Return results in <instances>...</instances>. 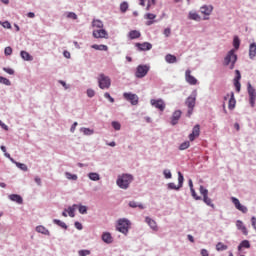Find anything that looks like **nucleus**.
Segmentation results:
<instances>
[{
  "mask_svg": "<svg viewBox=\"0 0 256 256\" xmlns=\"http://www.w3.org/2000/svg\"><path fill=\"white\" fill-rule=\"evenodd\" d=\"M237 63V54H235V49L228 51L224 58V65L227 67L230 65V69H235V64Z\"/></svg>",
  "mask_w": 256,
  "mask_h": 256,
  "instance_id": "7ed1b4c3",
  "label": "nucleus"
},
{
  "mask_svg": "<svg viewBox=\"0 0 256 256\" xmlns=\"http://www.w3.org/2000/svg\"><path fill=\"white\" fill-rule=\"evenodd\" d=\"M256 57V43L253 42L249 46V59H255Z\"/></svg>",
  "mask_w": 256,
  "mask_h": 256,
  "instance_id": "393cba45",
  "label": "nucleus"
},
{
  "mask_svg": "<svg viewBox=\"0 0 256 256\" xmlns=\"http://www.w3.org/2000/svg\"><path fill=\"white\" fill-rule=\"evenodd\" d=\"M129 229H131V221L127 218H120L116 224V231L123 235H128Z\"/></svg>",
  "mask_w": 256,
  "mask_h": 256,
  "instance_id": "f257e3e1",
  "label": "nucleus"
},
{
  "mask_svg": "<svg viewBox=\"0 0 256 256\" xmlns=\"http://www.w3.org/2000/svg\"><path fill=\"white\" fill-rule=\"evenodd\" d=\"M228 246L223 244L222 242H218L216 244V251H227Z\"/></svg>",
  "mask_w": 256,
  "mask_h": 256,
  "instance_id": "58836bf2",
  "label": "nucleus"
},
{
  "mask_svg": "<svg viewBox=\"0 0 256 256\" xmlns=\"http://www.w3.org/2000/svg\"><path fill=\"white\" fill-rule=\"evenodd\" d=\"M124 99H126V101H129L131 103V105H138L139 104V96H137V94H133L131 92H125L123 94Z\"/></svg>",
  "mask_w": 256,
  "mask_h": 256,
  "instance_id": "1a4fd4ad",
  "label": "nucleus"
},
{
  "mask_svg": "<svg viewBox=\"0 0 256 256\" xmlns=\"http://www.w3.org/2000/svg\"><path fill=\"white\" fill-rule=\"evenodd\" d=\"M157 17V15L153 14V13H147L145 15V19H149L150 21H153V19H155Z\"/></svg>",
  "mask_w": 256,
  "mask_h": 256,
  "instance_id": "13d9d810",
  "label": "nucleus"
},
{
  "mask_svg": "<svg viewBox=\"0 0 256 256\" xmlns=\"http://www.w3.org/2000/svg\"><path fill=\"white\" fill-rule=\"evenodd\" d=\"M127 9H129V3H127V2H122L121 4H120V11H121V13H127Z\"/></svg>",
  "mask_w": 256,
  "mask_h": 256,
  "instance_id": "37998d69",
  "label": "nucleus"
},
{
  "mask_svg": "<svg viewBox=\"0 0 256 256\" xmlns=\"http://www.w3.org/2000/svg\"><path fill=\"white\" fill-rule=\"evenodd\" d=\"M128 205H129V207H131L132 209H137V207H138L139 209H145V206H143L142 203L135 202V201H130Z\"/></svg>",
  "mask_w": 256,
  "mask_h": 256,
  "instance_id": "72a5a7b5",
  "label": "nucleus"
},
{
  "mask_svg": "<svg viewBox=\"0 0 256 256\" xmlns=\"http://www.w3.org/2000/svg\"><path fill=\"white\" fill-rule=\"evenodd\" d=\"M102 241H104V243H107V245L113 243V236H111V233L109 232H104L102 234Z\"/></svg>",
  "mask_w": 256,
  "mask_h": 256,
  "instance_id": "4be33fe9",
  "label": "nucleus"
},
{
  "mask_svg": "<svg viewBox=\"0 0 256 256\" xmlns=\"http://www.w3.org/2000/svg\"><path fill=\"white\" fill-rule=\"evenodd\" d=\"M0 83L2 85H6L7 87H11V80L10 79H7L3 76H0Z\"/></svg>",
  "mask_w": 256,
  "mask_h": 256,
  "instance_id": "a19ab883",
  "label": "nucleus"
},
{
  "mask_svg": "<svg viewBox=\"0 0 256 256\" xmlns=\"http://www.w3.org/2000/svg\"><path fill=\"white\" fill-rule=\"evenodd\" d=\"M231 201H232L233 205L235 206V208L238 211H241V213H247V211H249V209H247L246 206L241 204V202L237 199V197H231Z\"/></svg>",
  "mask_w": 256,
  "mask_h": 256,
  "instance_id": "f8f14e48",
  "label": "nucleus"
},
{
  "mask_svg": "<svg viewBox=\"0 0 256 256\" xmlns=\"http://www.w3.org/2000/svg\"><path fill=\"white\" fill-rule=\"evenodd\" d=\"M182 114L183 112L181 110H175L171 117V125H177V123H179V119H181Z\"/></svg>",
  "mask_w": 256,
  "mask_h": 256,
  "instance_id": "2eb2a0df",
  "label": "nucleus"
},
{
  "mask_svg": "<svg viewBox=\"0 0 256 256\" xmlns=\"http://www.w3.org/2000/svg\"><path fill=\"white\" fill-rule=\"evenodd\" d=\"M194 109H195V108H188L186 117H191V115H193V110H194Z\"/></svg>",
  "mask_w": 256,
  "mask_h": 256,
  "instance_id": "338daca9",
  "label": "nucleus"
},
{
  "mask_svg": "<svg viewBox=\"0 0 256 256\" xmlns=\"http://www.w3.org/2000/svg\"><path fill=\"white\" fill-rule=\"evenodd\" d=\"M192 133L199 137V135H201V126L199 124H196L192 129Z\"/></svg>",
  "mask_w": 256,
  "mask_h": 256,
  "instance_id": "a18cd8bd",
  "label": "nucleus"
},
{
  "mask_svg": "<svg viewBox=\"0 0 256 256\" xmlns=\"http://www.w3.org/2000/svg\"><path fill=\"white\" fill-rule=\"evenodd\" d=\"M145 221H146L147 225H149V227L152 228L153 231H157V222H155V220H153L151 217L147 216L145 218Z\"/></svg>",
  "mask_w": 256,
  "mask_h": 256,
  "instance_id": "b1692460",
  "label": "nucleus"
},
{
  "mask_svg": "<svg viewBox=\"0 0 256 256\" xmlns=\"http://www.w3.org/2000/svg\"><path fill=\"white\" fill-rule=\"evenodd\" d=\"M105 99H108L110 103H115V98H112L111 94L109 92L104 93Z\"/></svg>",
  "mask_w": 256,
  "mask_h": 256,
  "instance_id": "864d4df0",
  "label": "nucleus"
},
{
  "mask_svg": "<svg viewBox=\"0 0 256 256\" xmlns=\"http://www.w3.org/2000/svg\"><path fill=\"white\" fill-rule=\"evenodd\" d=\"M108 35L107 30L102 28L93 31V37L95 39H107Z\"/></svg>",
  "mask_w": 256,
  "mask_h": 256,
  "instance_id": "ddd939ff",
  "label": "nucleus"
},
{
  "mask_svg": "<svg viewBox=\"0 0 256 256\" xmlns=\"http://www.w3.org/2000/svg\"><path fill=\"white\" fill-rule=\"evenodd\" d=\"M236 93H241V71L235 70V77L233 80Z\"/></svg>",
  "mask_w": 256,
  "mask_h": 256,
  "instance_id": "9d476101",
  "label": "nucleus"
},
{
  "mask_svg": "<svg viewBox=\"0 0 256 256\" xmlns=\"http://www.w3.org/2000/svg\"><path fill=\"white\" fill-rule=\"evenodd\" d=\"M236 227L238 231H241L243 233V235H249V231L247 230V227L245 226V224H243V221L237 220Z\"/></svg>",
  "mask_w": 256,
  "mask_h": 256,
  "instance_id": "6ab92c4d",
  "label": "nucleus"
},
{
  "mask_svg": "<svg viewBox=\"0 0 256 256\" xmlns=\"http://www.w3.org/2000/svg\"><path fill=\"white\" fill-rule=\"evenodd\" d=\"M111 125L115 131H121V123L118 121H112Z\"/></svg>",
  "mask_w": 256,
  "mask_h": 256,
  "instance_id": "de8ad7c7",
  "label": "nucleus"
},
{
  "mask_svg": "<svg viewBox=\"0 0 256 256\" xmlns=\"http://www.w3.org/2000/svg\"><path fill=\"white\" fill-rule=\"evenodd\" d=\"M36 232L41 233V235H47L48 237L51 235V232H49V229H47L43 225H39L36 227Z\"/></svg>",
  "mask_w": 256,
  "mask_h": 256,
  "instance_id": "5701e85b",
  "label": "nucleus"
},
{
  "mask_svg": "<svg viewBox=\"0 0 256 256\" xmlns=\"http://www.w3.org/2000/svg\"><path fill=\"white\" fill-rule=\"evenodd\" d=\"M58 83H59L60 85H62V87H64V89H69V85L67 84L66 81L59 80Z\"/></svg>",
  "mask_w": 256,
  "mask_h": 256,
  "instance_id": "0e129e2a",
  "label": "nucleus"
},
{
  "mask_svg": "<svg viewBox=\"0 0 256 256\" xmlns=\"http://www.w3.org/2000/svg\"><path fill=\"white\" fill-rule=\"evenodd\" d=\"M247 91L249 95V103L251 107H255V101H256V90L251 85L250 82L247 83Z\"/></svg>",
  "mask_w": 256,
  "mask_h": 256,
  "instance_id": "0eeeda50",
  "label": "nucleus"
},
{
  "mask_svg": "<svg viewBox=\"0 0 256 256\" xmlns=\"http://www.w3.org/2000/svg\"><path fill=\"white\" fill-rule=\"evenodd\" d=\"M165 61L166 63H170V64L177 63V56L173 54H167L165 56Z\"/></svg>",
  "mask_w": 256,
  "mask_h": 256,
  "instance_id": "c756f323",
  "label": "nucleus"
},
{
  "mask_svg": "<svg viewBox=\"0 0 256 256\" xmlns=\"http://www.w3.org/2000/svg\"><path fill=\"white\" fill-rule=\"evenodd\" d=\"M53 223L54 225H58V227H61L62 229L68 228L67 224L59 219H53Z\"/></svg>",
  "mask_w": 256,
  "mask_h": 256,
  "instance_id": "4c0bfd02",
  "label": "nucleus"
},
{
  "mask_svg": "<svg viewBox=\"0 0 256 256\" xmlns=\"http://www.w3.org/2000/svg\"><path fill=\"white\" fill-rule=\"evenodd\" d=\"M163 175H164L165 179H171L173 177V174L171 173V170H169V169H164Z\"/></svg>",
  "mask_w": 256,
  "mask_h": 256,
  "instance_id": "8fccbe9b",
  "label": "nucleus"
},
{
  "mask_svg": "<svg viewBox=\"0 0 256 256\" xmlns=\"http://www.w3.org/2000/svg\"><path fill=\"white\" fill-rule=\"evenodd\" d=\"M151 69V66L147 64H140L137 66L135 71V77L136 79H143V77L147 76V73H149Z\"/></svg>",
  "mask_w": 256,
  "mask_h": 256,
  "instance_id": "423d86ee",
  "label": "nucleus"
},
{
  "mask_svg": "<svg viewBox=\"0 0 256 256\" xmlns=\"http://www.w3.org/2000/svg\"><path fill=\"white\" fill-rule=\"evenodd\" d=\"M78 255H80V256L91 255V251H89V250H80V251L78 252Z\"/></svg>",
  "mask_w": 256,
  "mask_h": 256,
  "instance_id": "6e6d98bb",
  "label": "nucleus"
},
{
  "mask_svg": "<svg viewBox=\"0 0 256 256\" xmlns=\"http://www.w3.org/2000/svg\"><path fill=\"white\" fill-rule=\"evenodd\" d=\"M197 101V90H194L190 96H188L185 100V105L188 108H195V103Z\"/></svg>",
  "mask_w": 256,
  "mask_h": 256,
  "instance_id": "6e6552de",
  "label": "nucleus"
},
{
  "mask_svg": "<svg viewBox=\"0 0 256 256\" xmlns=\"http://www.w3.org/2000/svg\"><path fill=\"white\" fill-rule=\"evenodd\" d=\"M3 71H5V73H8V75H15V70H13L12 68L4 67Z\"/></svg>",
  "mask_w": 256,
  "mask_h": 256,
  "instance_id": "5fc2aeb1",
  "label": "nucleus"
},
{
  "mask_svg": "<svg viewBox=\"0 0 256 256\" xmlns=\"http://www.w3.org/2000/svg\"><path fill=\"white\" fill-rule=\"evenodd\" d=\"M74 227H75L76 229H78V231H82V229H83V224H81V222H79V221H76V222L74 223Z\"/></svg>",
  "mask_w": 256,
  "mask_h": 256,
  "instance_id": "bf43d9fd",
  "label": "nucleus"
},
{
  "mask_svg": "<svg viewBox=\"0 0 256 256\" xmlns=\"http://www.w3.org/2000/svg\"><path fill=\"white\" fill-rule=\"evenodd\" d=\"M190 192H191L193 199H195V201H201V199H203L201 196L197 195V192H195V188L190 190Z\"/></svg>",
  "mask_w": 256,
  "mask_h": 256,
  "instance_id": "09e8293b",
  "label": "nucleus"
},
{
  "mask_svg": "<svg viewBox=\"0 0 256 256\" xmlns=\"http://www.w3.org/2000/svg\"><path fill=\"white\" fill-rule=\"evenodd\" d=\"M135 47H137L138 51H151V49H153V44L149 42H138L135 44Z\"/></svg>",
  "mask_w": 256,
  "mask_h": 256,
  "instance_id": "4468645a",
  "label": "nucleus"
},
{
  "mask_svg": "<svg viewBox=\"0 0 256 256\" xmlns=\"http://www.w3.org/2000/svg\"><path fill=\"white\" fill-rule=\"evenodd\" d=\"M201 255L202 256H209V251H207V249H202L201 250Z\"/></svg>",
  "mask_w": 256,
  "mask_h": 256,
  "instance_id": "774afa93",
  "label": "nucleus"
},
{
  "mask_svg": "<svg viewBox=\"0 0 256 256\" xmlns=\"http://www.w3.org/2000/svg\"><path fill=\"white\" fill-rule=\"evenodd\" d=\"M131 183H133V175L131 174H123L116 180V185H118L120 189H129Z\"/></svg>",
  "mask_w": 256,
  "mask_h": 256,
  "instance_id": "f03ea898",
  "label": "nucleus"
},
{
  "mask_svg": "<svg viewBox=\"0 0 256 256\" xmlns=\"http://www.w3.org/2000/svg\"><path fill=\"white\" fill-rule=\"evenodd\" d=\"M235 105H237V100H235V93L231 92L228 103V108L230 109V111H233V109H235Z\"/></svg>",
  "mask_w": 256,
  "mask_h": 256,
  "instance_id": "412c9836",
  "label": "nucleus"
},
{
  "mask_svg": "<svg viewBox=\"0 0 256 256\" xmlns=\"http://www.w3.org/2000/svg\"><path fill=\"white\" fill-rule=\"evenodd\" d=\"M16 167H18V169H21V171H29V168L21 162L16 163Z\"/></svg>",
  "mask_w": 256,
  "mask_h": 256,
  "instance_id": "3c124183",
  "label": "nucleus"
},
{
  "mask_svg": "<svg viewBox=\"0 0 256 256\" xmlns=\"http://www.w3.org/2000/svg\"><path fill=\"white\" fill-rule=\"evenodd\" d=\"M98 87L102 90L109 89L111 87V78L103 73L99 74Z\"/></svg>",
  "mask_w": 256,
  "mask_h": 256,
  "instance_id": "20e7f679",
  "label": "nucleus"
},
{
  "mask_svg": "<svg viewBox=\"0 0 256 256\" xmlns=\"http://www.w3.org/2000/svg\"><path fill=\"white\" fill-rule=\"evenodd\" d=\"M95 51H108L109 47L105 44H94L91 46Z\"/></svg>",
  "mask_w": 256,
  "mask_h": 256,
  "instance_id": "cd10ccee",
  "label": "nucleus"
},
{
  "mask_svg": "<svg viewBox=\"0 0 256 256\" xmlns=\"http://www.w3.org/2000/svg\"><path fill=\"white\" fill-rule=\"evenodd\" d=\"M189 140L193 141L194 139H197V137H199L198 135H195L193 132L189 134Z\"/></svg>",
  "mask_w": 256,
  "mask_h": 256,
  "instance_id": "69168bd1",
  "label": "nucleus"
},
{
  "mask_svg": "<svg viewBox=\"0 0 256 256\" xmlns=\"http://www.w3.org/2000/svg\"><path fill=\"white\" fill-rule=\"evenodd\" d=\"M251 248V242L249 240H243L238 245V251H241L242 249H250Z\"/></svg>",
  "mask_w": 256,
  "mask_h": 256,
  "instance_id": "a878e982",
  "label": "nucleus"
},
{
  "mask_svg": "<svg viewBox=\"0 0 256 256\" xmlns=\"http://www.w3.org/2000/svg\"><path fill=\"white\" fill-rule=\"evenodd\" d=\"M8 198L18 205H23V197L19 194H10Z\"/></svg>",
  "mask_w": 256,
  "mask_h": 256,
  "instance_id": "a211bd4d",
  "label": "nucleus"
},
{
  "mask_svg": "<svg viewBox=\"0 0 256 256\" xmlns=\"http://www.w3.org/2000/svg\"><path fill=\"white\" fill-rule=\"evenodd\" d=\"M12 53H13V48H11L10 46H8V47H6V48L4 49V54H5V55L9 56V55H11Z\"/></svg>",
  "mask_w": 256,
  "mask_h": 256,
  "instance_id": "4d7b16f0",
  "label": "nucleus"
},
{
  "mask_svg": "<svg viewBox=\"0 0 256 256\" xmlns=\"http://www.w3.org/2000/svg\"><path fill=\"white\" fill-rule=\"evenodd\" d=\"M88 178L90 181H99L101 179V176L97 172H90L88 173Z\"/></svg>",
  "mask_w": 256,
  "mask_h": 256,
  "instance_id": "2f4dec72",
  "label": "nucleus"
},
{
  "mask_svg": "<svg viewBox=\"0 0 256 256\" xmlns=\"http://www.w3.org/2000/svg\"><path fill=\"white\" fill-rule=\"evenodd\" d=\"M92 26L96 27L97 29H103V21L93 20Z\"/></svg>",
  "mask_w": 256,
  "mask_h": 256,
  "instance_id": "49530a36",
  "label": "nucleus"
},
{
  "mask_svg": "<svg viewBox=\"0 0 256 256\" xmlns=\"http://www.w3.org/2000/svg\"><path fill=\"white\" fill-rule=\"evenodd\" d=\"M129 39L133 40V39H139V37H141V32L137 31V30H131L128 34Z\"/></svg>",
  "mask_w": 256,
  "mask_h": 256,
  "instance_id": "c85d7f7f",
  "label": "nucleus"
},
{
  "mask_svg": "<svg viewBox=\"0 0 256 256\" xmlns=\"http://www.w3.org/2000/svg\"><path fill=\"white\" fill-rule=\"evenodd\" d=\"M200 195H202L203 199L202 201L208 205V207H211L212 209H215V204H213V200L209 198V190L205 188L203 185L199 188Z\"/></svg>",
  "mask_w": 256,
  "mask_h": 256,
  "instance_id": "39448f33",
  "label": "nucleus"
},
{
  "mask_svg": "<svg viewBox=\"0 0 256 256\" xmlns=\"http://www.w3.org/2000/svg\"><path fill=\"white\" fill-rule=\"evenodd\" d=\"M184 181H185V177L183 176V173L178 172V186H179L180 188L183 187Z\"/></svg>",
  "mask_w": 256,
  "mask_h": 256,
  "instance_id": "c03bdc74",
  "label": "nucleus"
},
{
  "mask_svg": "<svg viewBox=\"0 0 256 256\" xmlns=\"http://www.w3.org/2000/svg\"><path fill=\"white\" fill-rule=\"evenodd\" d=\"M150 103L155 109L165 111V101H163V99H151Z\"/></svg>",
  "mask_w": 256,
  "mask_h": 256,
  "instance_id": "9b49d317",
  "label": "nucleus"
},
{
  "mask_svg": "<svg viewBox=\"0 0 256 256\" xmlns=\"http://www.w3.org/2000/svg\"><path fill=\"white\" fill-rule=\"evenodd\" d=\"M163 34L165 37H170L171 36V28H165Z\"/></svg>",
  "mask_w": 256,
  "mask_h": 256,
  "instance_id": "e2e57ef3",
  "label": "nucleus"
},
{
  "mask_svg": "<svg viewBox=\"0 0 256 256\" xmlns=\"http://www.w3.org/2000/svg\"><path fill=\"white\" fill-rule=\"evenodd\" d=\"M77 209V204L69 206L65 211L68 212L69 217H75V210Z\"/></svg>",
  "mask_w": 256,
  "mask_h": 256,
  "instance_id": "7c9ffc66",
  "label": "nucleus"
},
{
  "mask_svg": "<svg viewBox=\"0 0 256 256\" xmlns=\"http://www.w3.org/2000/svg\"><path fill=\"white\" fill-rule=\"evenodd\" d=\"M77 209L80 213V215H87L88 208L85 205L77 204Z\"/></svg>",
  "mask_w": 256,
  "mask_h": 256,
  "instance_id": "c9c22d12",
  "label": "nucleus"
},
{
  "mask_svg": "<svg viewBox=\"0 0 256 256\" xmlns=\"http://www.w3.org/2000/svg\"><path fill=\"white\" fill-rule=\"evenodd\" d=\"M66 179H69L70 181H77L78 176L77 174H71L70 172H65Z\"/></svg>",
  "mask_w": 256,
  "mask_h": 256,
  "instance_id": "ea45409f",
  "label": "nucleus"
},
{
  "mask_svg": "<svg viewBox=\"0 0 256 256\" xmlns=\"http://www.w3.org/2000/svg\"><path fill=\"white\" fill-rule=\"evenodd\" d=\"M80 133H83L86 136H91V135H93V133H95V130L86 128V127H82V128H80Z\"/></svg>",
  "mask_w": 256,
  "mask_h": 256,
  "instance_id": "473e14b6",
  "label": "nucleus"
},
{
  "mask_svg": "<svg viewBox=\"0 0 256 256\" xmlns=\"http://www.w3.org/2000/svg\"><path fill=\"white\" fill-rule=\"evenodd\" d=\"M200 12L202 15H211L213 13V6L212 5H204L200 7Z\"/></svg>",
  "mask_w": 256,
  "mask_h": 256,
  "instance_id": "aec40b11",
  "label": "nucleus"
},
{
  "mask_svg": "<svg viewBox=\"0 0 256 256\" xmlns=\"http://www.w3.org/2000/svg\"><path fill=\"white\" fill-rule=\"evenodd\" d=\"M188 19L189 21H196L197 23H199V21H201V16L199 15V13H197V11L192 10L188 12Z\"/></svg>",
  "mask_w": 256,
  "mask_h": 256,
  "instance_id": "f3484780",
  "label": "nucleus"
},
{
  "mask_svg": "<svg viewBox=\"0 0 256 256\" xmlns=\"http://www.w3.org/2000/svg\"><path fill=\"white\" fill-rule=\"evenodd\" d=\"M189 147H191V142L185 141L182 144H180L179 150L180 151H185V149H189Z\"/></svg>",
  "mask_w": 256,
  "mask_h": 256,
  "instance_id": "79ce46f5",
  "label": "nucleus"
},
{
  "mask_svg": "<svg viewBox=\"0 0 256 256\" xmlns=\"http://www.w3.org/2000/svg\"><path fill=\"white\" fill-rule=\"evenodd\" d=\"M87 96L91 99L93 97H95V90L93 89H88L87 90Z\"/></svg>",
  "mask_w": 256,
  "mask_h": 256,
  "instance_id": "052dcab7",
  "label": "nucleus"
},
{
  "mask_svg": "<svg viewBox=\"0 0 256 256\" xmlns=\"http://www.w3.org/2000/svg\"><path fill=\"white\" fill-rule=\"evenodd\" d=\"M67 19L77 20V14L75 12H66Z\"/></svg>",
  "mask_w": 256,
  "mask_h": 256,
  "instance_id": "603ef678",
  "label": "nucleus"
},
{
  "mask_svg": "<svg viewBox=\"0 0 256 256\" xmlns=\"http://www.w3.org/2000/svg\"><path fill=\"white\" fill-rule=\"evenodd\" d=\"M2 27H4V29H11V23L9 21H4Z\"/></svg>",
  "mask_w": 256,
  "mask_h": 256,
  "instance_id": "680f3d73",
  "label": "nucleus"
},
{
  "mask_svg": "<svg viewBox=\"0 0 256 256\" xmlns=\"http://www.w3.org/2000/svg\"><path fill=\"white\" fill-rule=\"evenodd\" d=\"M185 79L186 83H189V85H197V78L191 75V70H186Z\"/></svg>",
  "mask_w": 256,
  "mask_h": 256,
  "instance_id": "dca6fc26",
  "label": "nucleus"
},
{
  "mask_svg": "<svg viewBox=\"0 0 256 256\" xmlns=\"http://www.w3.org/2000/svg\"><path fill=\"white\" fill-rule=\"evenodd\" d=\"M233 47L236 51L239 50V47H241V40L239 39V36H234Z\"/></svg>",
  "mask_w": 256,
  "mask_h": 256,
  "instance_id": "e433bc0d",
  "label": "nucleus"
},
{
  "mask_svg": "<svg viewBox=\"0 0 256 256\" xmlns=\"http://www.w3.org/2000/svg\"><path fill=\"white\" fill-rule=\"evenodd\" d=\"M167 189L169 191H173V190L174 191H180L181 190V186H179V184L175 185V183L170 182V183L167 184Z\"/></svg>",
  "mask_w": 256,
  "mask_h": 256,
  "instance_id": "f704fd0d",
  "label": "nucleus"
},
{
  "mask_svg": "<svg viewBox=\"0 0 256 256\" xmlns=\"http://www.w3.org/2000/svg\"><path fill=\"white\" fill-rule=\"evenodd\" d=\"M20 57L24 60V61H33V56H31V54H29V52L22 50L20 52Z\"/></svg>",
  "mask_w": 256,
  "mask_h": 256,
  "instance_id": "bb28decb",
  "label": "nucleus"
}]
</instances>
